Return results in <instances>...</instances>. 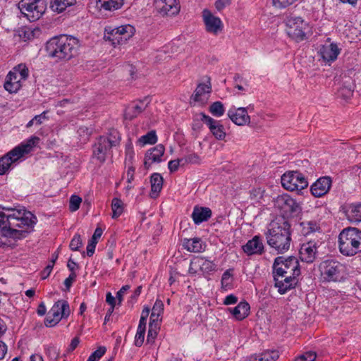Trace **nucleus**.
Masks as SVG:
<instances>
[{
	"instance_id": "nucleus-12",
	"label": "nucleus",
	"mask_w": 361,
	"mask_h": 361,
	"mask_svg": "<svg viewBox=\"0 0 361 361\" xmlns=\"http://www.w3.org/2000/svg\"><path fill=\"white\" fill-rule=\"evenodd\" d=\"M274 206L284 215H298L301 210L300 204L287 194L279 195L274 200Z\"/></svg>"
},
{
	"instance_id": "nucleus-14",
	"label": "nucleus",
	"mask_w": 361,
	"mask_h": 361,
	"mask_svg": "<svg viewBox=\"0 0 361 361\" xmlns=\"http://www.w3.org/2000/svg\"><path fill=\"white\" fill-rule=\"evenodd\" d=\"M157 11L162 16H173L180 12L178 0H154Z\"/></svg>"
},
{
	"instance_id": "nucleus-53",
	"label": "nucleus",
	"mask_w": 361,
	"mask_h": 361,
	"mask_svg": "<svg viewBox=\"0 0 361 361\" xmlns=\"http://www.w3.org/2000/svg\"><path fill=\"white\" fill-rule=\"evenodd\" d=\"M46 352H47V355H48V357L50 359L54 360H57L59 353V350L56 348V347L49 346L47 348Z\"/></svg>"
},
{
	"instance_id": "nucleus-51",
	"label": "nucleus",
	"mask_w": 361,
	"mask_h": 361,
	"mask_svg": "<svg viewBox=\"0 0 361 361\" xmlns=\"http://www.w3.org/2000/svg\"><path fill=\"white\" fill-rule=\"evenodd\" d=\"M157 328L153 326V324L149 323L148 334L147 338V343H153L154 341L155 338L157 337Z\"/></svg>"
},
{
	"instance_id": "nucleus-34",
	"label": "nucleus",
	"mask_w": 361,
	"mask_h": 361,
	"mask_svg": "<svg viewBox=\"0 0 361 361\" xmlns=\"http://www.w3.org/2000/svg\"><path fill=\"white\" fill-rule=\"evenodd\" d=\"M76 0H51L50 2V8L54 12L61 13L68 7L74 5Z\"/></svg>"
},
{
	"instance_id": "nucleus-6",
	"label": "nucleus",
	"mask_w": 361,
	"mask_h": 361,
	"mask_svg": "<svg viewBox=\"0 0 361 361\" xmlns=\"http://www.w3.org/2000/svg\"><path fill=\"white\" fill-rule=\"evenodd\" d=\"M135 30L130 24L118 27L106 26L104 29V39L111 42L114 47L125 44L135 34Z\"/></svg>"
},
{
	"instance_id": "nucleus-13",
	"label": "nucleus",
	"mask_w": 361,
	"mask_h": 361,
	"mask_svg": "<svg viewBox=\"0 0 361 361\" xmlns=\"http://www.w3.org/2000/svg\"><path fill=\"white\" fill-rule=\"evenodd\" d=\"M321 279L323 281H337L338 278V262L325 260L319 265Z\"/></svg>"
},
{
	"instance_id": "nucleus-22",
	"label": "nucleus",
	"mask_w": 361,
	"mask_h": 361,
	"mask_svg": "<svg viewBox=\"0 0 361 361\" xmlns=\"http://www.w3.org/2000/svg\"><path fill=\"white\" fill-rule=\"evenodd\" d=\"M331 185V180L325 176L319 178L311 185V192L316 197H320L328 192Z\"/></svg>"
},
{
	"instance_id": "nucleus-38",
	"label": "nucleus",
	"mask_w": 361,
	"mask_h": 361,
	"mask_svg": "<svg viewBox=\"0 0 361 361\" xmlns=\"http://www.w3.org/2000/svg\"><path fill=\"white\" fill-rule=\"evenodd\" d=\"M105 140L109 145L113 147L117 146L121 140L119 133L116 130H112L109 132L108 136H105Z\"/></svg>"
},
{
	"instance_id": "nucleus-36",
	"label": "nucleus",
	"mask_w": 361,
	"mask_h": 361,
	"mask_svg": "<svg viewBox=\"0 0 361 361\" xmlns=\"http://www.w3.org/2000/svg\"><path fill=\"white\" fill-rule=\"evenodd\" d=\"M183 247L191 252H200L203 249L201 240L197 238L185 240Z\"/></svg>"
},
{
	"instance_id": "nucleus-64",
	"label": "nucleus",
	"mask_w": 361,
	"mask_h": 361,
	"mask_svg": "<svg viewBox=\"0 0 361 361\" xmlns=\"http://www.w3.org/2000/svg\"><path fill=\"white\" fill-rule=\"evenodd\" d=\"M106 301L111 306V311H114V307L116 305L115 297H114L111 293H108L106 296Z\"/></svg>"
},
{
	"instance_id": "nucleus-41",
	"label": "nucleus",
	"mask_w": 361,
	"mask_h": 361,
	"mask_svg": "<svg viewBox=\"0 0 361 361\" xmlns=\"http://www.w3.org/2000/svg\"><path fill=\"white\" fill-rule=\"evenodd\" d=\"M279 357V353L277 350H265L259 355L261 361H276Z\"/></svg>"
},
{
	"instance_id": "nucleus-19",
	"label": "nucleus",
	"mask_w": 361,
	"mask_h": 361,
	"mask_svg": "<svg viewBox=\"0 0 361 361\" xmlns=\"http://www.w3.org/2000/svg\"><path fill=\"white\" fill-rule=\"evenodd\" d=\"M229 118L238 126H244L250 123V118L247 108L232 106L227 113Z\"/></svg>"
},
{
	"instance_id": "nucleus-44",
	"label": "nucleus",
	"mask_w": 361,
	"mask_h": 361,
	"mask_svg": "<svg viewBox=\"0 0 361 361\" xmlns=\"http://www.w3.org/2000/svg\"><path fill=\"white\" fill-rule=\"evenodd\" d=\"M82 202V199L78 195H72L70 198L69 209L71 212L77 211Z\"/></svg>"
},
{
	"instance_id": "nucleus-50",
	"label": "nucleus",
	"mask_w": 361,
	"mask_h": 361,
	"mask_svg": "<svg viewBox=\"0 0 361 361\" xmlns=\"http://www.w3.org/2000/svg\"><path fill=\"white\" fill-rule=\"evenodd\" d=\"M145 330L138 329L135 336V345L136 346H141L144 342Z\"/></svg>"
},
{
	"instance_id": "nucleus-8",
	"label": "nucleus",
	"mask_w": 361,
	"mask_h": 361,
	"mask_svg": "<svg viewBox=\"0 0 361 361\" xmlns=\"http://www.w3.org/2000/svg\"><path fill=\"white\" fill-rule=\"evenodd\" d=\"M18 8L30 21L39 19L47 9L45 0H21Z\"/></svg>"
},
{
	"instance_id": "nucleus-48",
	"label": "nucleus",
	"mask_w": 361,
	"mask_h": 361,
	"mask_svg": "<svg viewBox=\"0 0 361 361\" xmlns=\"http://www.w3.org/2000/svg\"><path fill=\"white\" fill-rule=\"evenodd\" d=\"M297 1L298 0H273V4L276 8H285L293 4Z\"/></svg>"
},
{
	"instance_id": "nucleus-5",
	"label": "nucleus",
	"mask_w": 361,
	"mask_h": 361,
	"mask_svg": "<svg viewBox=\"0 0 361 361\" xmlns=\"http://www.w3.org/2000/svg\"><path fill=\"white\" fill-rule=\"evenodd\" d=\"M340 252L346 256L361 252V231L348 227L340 232Z\"/></svg>"
},
{
	"instance_id": "nucleus-33",
	"label": "nucleus",
	"mask_w": 361,
	"mask_h": 361,
	"mask_svg": "<svg viewBox=\"0 0 361 361\" xmlns=\"http://www.w3.org/2000/svg\"><path fill=\"white\" fill-rule=\"evenodd\" d=\"M151 183V193L150 196L152 198H156L163 186V178L157 173H153L150 177Z\"/></svg>"
},
{
	"instance_id": "nucleus-25",
	"label": "nucleus",
	"mask_w": 361,
	"mask_h": 361,
	"mask_svg": "<svg viewBox=\"0 0 361 361\" xmlns=\"http://www.w3.org/2000/svg\"><path fill=\"white\" fill-rule=\"evenodd\" d=\"M164 147L162 145H158L149 149L145 156V167L148 169L152 163L161 161V157L164 155Z\"/></svg>"
},
{
	"instance_id": "nucleus-57",
	"label": "nucleus",
	"mask_w": 361,
	"mask_h": 361,
	"mask_svg": "<svg viewBox=\"0 0 361 361\" xmlns=\"http://www.w3.org/2000/svg\"><path fill=\"white\" fill-rule=\"evenodd\" d=\"M130 289V286L126 285L123 286L116 293V298L118 301V304L120 305L123 300V295Z\"/></svg>"
},
{
	"instance_id": "nucleus-60",
	"label": "nucleus",
	"mask_w": 361,
	"mask_h": 361,
	"mask_svg": "<svg viewBox=\"0 0 361 361\" xmlns=\"http://www.w3.org/2000/svg\"><path fill=\"white\" fill-rule=\"evenodd\" d=\"M75 278H76V274L75 272H72V273H71L67 279H66V280L64 281V285L68 290H69V288H71V286L73 282L75 281Z\"/></svg>"
},
{
	"instance_id": "nucleus-31",
	"label": "nucleus",
	"mask_w": 361,
	"mask_h": 361,
	"mask_svg": "<svg viewBox=\"0 0 361 361\" xmlns=\"http://www.w3.org/2000/svg\"><path fill=\"white\" fill-rule=\"evenodd\" d=\"M250 305L245 301H242L234 308H229V312L237 320H243L247 317L250 312Z\"/></svg>"
},
{
	"instance_id": "nucleus-39",
	"label": "nucleus",
	"mask_w": 361,
	"mask_h": 361,
	"mask_svg": "<svg viewBox=\"0 0 361 361\" xmlns=\"http://www.w3.org/2000/svg\"><path fill=\"white\" fill-rule=\"evenodd\" d=\"M209 111L213 116L220 117L224 115L225 109L221 102H215L210 105Z\"/></svg>"
},
{
	"instance_id": "nucleus-11",
	"label": "nucleus",
	"mask_w": 361,
	"mask_h": 361,
	"mask_svg": "<svg viewBox=\"0 0 361 361\" xmlns=\"http://www.w3.org/2000/svg\"><path fill=\"white\" fill-rule=\"evenodd\" d=\"M70 312L71 310L68 302L63 300H58L48 312L44 324L47 326H54L63 317H67Z\"/></svg>"
},
{
	"instance_id": "nucleus-47",
	"label": "nucleus",
	"mask_w": 361,
	"mask_h": 361,
	"mask_svg": "<svg viewBox=\"0 0 361 361\" xmlns=\"http://www.w3.org/2000/svg\"><path fill=\"white\" fill-rule=\"evenodd\" d=\"M82 245L81 236L75 234L70 243V248L73 251H77Z\"/></svg>"
},
{
	"instance_id": "nucleus-42",
	"label": "nucleus",
	"mask_w": 361,
	"mask_h": 361,
	"mask_svg": "<svg viewBox=\"0 0 361 361\" xmlns=\"http://www.w3.org/2000/svg\"><path fill=\"white\" fill-rule=\"evenodd\" d=\"M11 72L18 78H20L23 80H25L28 76V69L24 64H19L18 66L15 67Z\"/></svg>"
},
{
	"instance_id": "nucleus-18",
	"label": "nucleus",
	"mask_w": 361,
	"mask_h": 361,
	"mask_svg": "<svg viewBox=\"0 0 361 361\" xmlns=\"http://www.w3.org/2000/svg\"><path fill=\"white\" fill-rule=\"evenodd\" d=\"M202 19L205 25L206 30L214 35H217L223 30V23L221 20L215 16L208 9H204L202 11Z\"/></svg>"
},
{
	"instance_id": "nucleus-17",
	"label": "nucleus",
	"mask_w": 361,
	"mask_h": 361,
	"mask_svg": "<svg viewBox=\"0 0 361 361\" xmlns=\"http://www.w3.org/2000/svg\"><path fill=\"white\" fill-rule=\"evenodd\" d=\"M200 116H201L200 120L207 126L210 132L216 140H224L225 139L226 133L224 126L219 121H216L204 113H201Z\"/></svg>"
},
{
	"instance_id": "nucleus-55",
	"label": "nucleus",
	"mask_w": 361,
	"mask_h": 361,
	"mask_svg": "<svg viewBox=\"0 0 361 361\" xmlns=\"http://www.w3.org/2000/svg\"><path fill=\"white\" fill-rule=\"evenodd\" d=\"M134 158V151L131 144L126 146V161L130 163L132 162Z\"/></svg>"
},
{
	"instance_id": "nucleus-3",
	"label": "nucleus",
	"mask_w": 361,
	"mask_h": 361,
	"mask_svg": "<svg viewBox=\"0 0 361 361\" xmlns=\"http://www.w3.org/2000/svg\"><path fill=\"white\" fill-rule=\"evenodd\" d=\"M80 48L78 39L71 35L51 38L46 44L47 55L56 61H69L75 57Z\"/></svg>"
},
{
	"instance_id": "nucleus-15",
	"label": "nucleus",
	"mask_w": 361,
	"mask_h": 361,
	"mask_svg": "<svg viewBox=\"0 0 361 361\" xmlns=\"http://www.w3.org/2000/svg\"><path fill=\"white\" fill-rule=\"evenodd\" d=\"M338 49L336 43L330 42L328 38L324 44H321L317 47V56L319 60H322L325 63L334 61L338 56Z\"/></svg>"
},
{
	"instance_id": "nucleus-62",
	"label": "nucleus",
	"mask_w": 361,
	"mask_h": 361,
	"mask_svg": "<svg viewBox=\"0 0 361 361\" xmlns=\"http://www.w3.org/2000/svg\"><path fill=\"white\" fill-rule=\"evenodd\" d=\"M237 302H238V298L235 295L231 294V295H227L225 298L224 304L226 305H228L235 304Z\"/></svg>"
},
{
	"instance_id": "nucleus-7",
	"label": "nucleus",
	"mask_w": 361,
	"mask_h": 361,
	"mask_svg": "<svg viewBox=\"0 0 361 361\" xmlns=\"http://www.w3.org/2000/svg\"><path fill=\"white\" fill-rule=\"evenodd\" d=\"M286 25L287 35L295 42H300L307 39L310 26L302 18L289 16L286 19Z\"/></svg>"
},
{
	"instance_id": "nucleus-54",
	"label": "nucleus",
	"mask_w": 361,
	"mask_h": 361,
	"mask_svg": "<svg viewBox=\"0 0 361 361\" xmlns=\"http://www.w3.org/2000/svg\"><path fill=\"white\" fill-rule=\"evenodd\" d=\"M182 160H183V165L188 163L197 164L200 162V157L195 154H192L182 158Z\"/></svg>"
},
{
	"instance_id": "nucleus-21",
	"label": "nucleus",
	"mask_w": 361,
	"mask_h": 361,
	"mask_svg": "<svg viewBox=\"0 0 361 361\" xmlns=\"http://www.w3.org/2000/svg\"><path fill=\"white\" fill-rule=\"evenodd\" d=\"M211 92L212 85L210 78H207V82L205 83H200L197 85L192 98L195 102L204 104L208 100Z\"/></svg>"
},
{
	"instance_id": "nucleus-24",
	"label": "nucleus",
	"mask_w": 361,
	"mask_h": 361,
	"mask_svg": "<svg viewBox=\"0 0 361 361\" xmlns=\"http://www.w3.org/2000/svg\"><path fill=\"white\" fill-rule=\"evenodd\" d=\"M317 243L309 241L303 243L300 249V257L302 261L312 263L316 259Z\"/></svg>"
},
{
	"instance_id": "nucleus-59",
	"label": "nucleus",
	"mask_w": 361,
	"mask_h": 361,
	"mask_svg": "<svg viewBox=\"0 0 361 361\" xmlns=\"http://www.w3.org/2000/svg\"><path fill=\"white\" fill-rule=\"evenodd\" d=\"M230 4V0H217L215 2V7L219 11H220L223 10L226 6H228Z\"/></svg>"
},
{
	"instance_id": "nucleus-26",
	"label": "nucleus",
	"mask_w": 361,
	"mask_h": 361,
	"mask_svg": "<svg viewBox=\"0 0 361 361\" xmlns=\"http://www.w3.org/2000/svg\"><path fill=\"white\" fill-rule=\"evenodd\" d=\"M148 101L147 99L133 102L127 106L125 110V118L132 120L140 115L147 106Z\"/></svg>"
},
{
	"instance_id": "nucleus-52",
	"label": "nucleus",
	"mask_w": 361,
	"mask_h": 361,
	"mask_svg": "<svg viewBox=\"0 0 361 361\" xmlns=\"http://www.w3.org/2000/svg\"><path fill=\"white\" fill-rule=\"evenodd\" d=\"M183 160H182V159L171 160L168 164V168H169V171L171 173H173L178 170V166L180 165L183 166Z\"/></svg>"
},
{
	"instance_id": "nucleus-28",
	"label": "nucleus",
	"mask_w": 361,
	"mask_h": 361,
	"mask_svg": "<svg viewBox=\"0 0 361 361\" xmlns=\"http://www.w3.org/2000/svg\"><path fill=\"white\" fill-rule=\"evenodd\" d=\"M343 211L349 221L353 223L361 221V203L345 204L343 207Z\"/></svg>"
},
{
	"instance_id": "nucleus-30",
	"label": "nucleus",
	"mask_w": 361,
	"mask_h": 361,
	"mask_svg": "<svg viewBox=\"0 0 361 361\" xmlns=\"http://www.w3.org/2000/svg\"><path fill=\"white\" fill-rule=\"evenodd\" d=\"M22 81L23 80L20 78L10 71L6 76L4 88L11 93L16 92L20 88Z\"/></svg>"
},
{
	"instance_id": "nucleus-2",
	"label": "nucleus",
	"mask_w": 361,
	"mask_h": 361,
	"mask_svg": "<svg viewBox=\"0 0 361 361\" xmlns=\"http://www.w3.org/2000/svg\"><path fill=\"white\" fill-rule=\"evenodd\" d=\"M267 244L279 253L287 252L291 243L290 224L284 218L272 221L265 233Z\"/></svg>"
},
{
	"instance_id": "nucleus-27",
	"label": "nucleus",
	"mask_w": 361,
	"mask_h": 361,
	"mask_svg": "<svg viewBox=\"0 0 361 361\" xmlns=\"http://www.w3.org/2000/svg\"><path fill=\"white\" fill-rule=\"evenodd\" d=\"M243 250L247 255H261L264 251L262 239L258 235L254 236L243 246Z\"/></svg>"
},
{
	"instance_id": "nucleus-49",
	"label": "nucleus",
	"mask_w": 361,
	"mask_h": 361,
	"mask_svg": "<svg viewBox=\"0 0 361 361\" xmlns=\"http://www.w3.org/2000/svg\"><path fill=\"white\" fill-rule=\"evenodd\" d=\"M316 357L314 352L309 351L297 357L295 361H315Z\"/></svg>"
},
{
	"instance_id": "nucleus-10",
	"label": "nucleus",
	"mask_w": 361,
	"mask_h": 361,
	"mask_svg": "<svg viewBox=\"0 0 361 361\" xmlns=\"http://www.w3.org/2000/svg\"><path fill=\"white\" fill-rule=\"evenodd\" d=\"M281 180L282 186L290 191L302 190L308 185L305 176L298 171L285 173Z\"/></svg>"
},
{
	"instance_id": "nucleus-63",
	"label": "nucleus",
	"mask_w": 361,
	"mask_h": 361,
	"mask_svg": "<svg viewBox=\"0 0 361 361\" xmlns=\"http://www.w3.org/2000/svg\"><path fill=\"white\" fill-rule=\"evenodd\" d=\"M231 274L230 273V271L228 270L226 271L223 275H222V277H221V284L223 286H226L227 285H228L229 282H228V280L231 279Z\"/></svg>"
},
{
	"instance_id": "nucleus-58",
	"label": "nucleus",
	"mask_w": 361,
	"mask_h": 361,
	"mask_svg": "<svg viewBox=\"0 0 361 361\" xmlns=\"http://www.w3.org/2000/svg\"><path fill=\"white\" fill-rule=\"evenodd\" d=\"M97 244V242L93 241L92 240H89L88 245L87 246V255L89 257H91L94 253L96 245Z\"/></svg>"
},
{
	"instance_id": "nucleus-16",
	"label": "nucleus",
	"mask_w": 361,
	"mask_h": 361,
	"mask_svg": "<svg viewBox=\"0 0 361 361\" xmlns=\"http://www.w3.org/2000/svg\"><path fill=\"white\" fill-rule=\"evenodd\" d=\"M215 267L216 265L212 261L202 257H197L191 260L189 272L192 274H196L200 272L202 274H209L214 271Z\"/></svg>"
},
{
	"instance_id": "nucleus-37",
	"label": "nucleus",
	"mask_w": 361,
	"mask_h": 361,
	"mask_svg": "<svg viewBox=\"0 0 361 361\" xmlns=\"http://www.w3.org/2000/svg\"><path fill=\"white\" fill-rule=\"evenodd\" d=\"M111 207L113 219L118 218L123 212V202L118 198H114L112 200Z\"/></svg>"
},
{
	"instance_id": "nucleus-32",
	"label": "nucleus",
	"mask_w": 361,
	"mask_h": 361,
	"mask_svg": "<svg viewBox=\"0 0 361 361\" xmlns=\"http://www.w3.org/2000/svg\"><path fill=\"white\" fill-rule=\"evenodd\" d=\"M123 0H96V7L100 10L115 11L121 8Z\"/></svg>"
},
{
	"instance_id": "nucleus-61",
	"label": "nucleus",
	"mask_w": 361,
	"mask_h": 361,
	"mask_svg": "<svg viewBox=\"0 0 361 361\" xmlns=\"http://www.w3.org/2000/svg\"><path fill=\"white\" fill-rule=\"evenodd\" d=\"M135 168L133 166H129L126 171V178L128 183H131L134 179Z\"/></svg>"
},
{
	"instance_id": "nucleus-4",
	"label": "nucleus",
	"mask_w": 361,
	"mask_h": 361,
	"mask_svg": "<svg viewBox=\"0 0 361 361\" xmlns=\"http://www.w3.org/2000/svg\"><path fill=\"white\" fill-rule=\"evenodd\" d=\"M39 141V138L38 137H31L1 157L0 175L7 173L20 158L32 150Z\"/></svg>"
},
{
	"instance_id": "nucleus-40",
	"label": "nucleus",
	"mask_w": 361,
	"mask_h": 361,
	"mask_svg": "<svg viewBox=\"0 0 361 361\" xmlns=\"http://www.w3.org/2000/svg\"><path fill=\"white\" fill-rule=\"evenodd\" d=\"M157 141V137L154 130L148 132L146 135H142L139 139V142L142 143V145L150 144H155Z\"/></svg>"
},
{
	"instance_id": "nucleus-23",
	"label": "nucleus",
	"mask_w": 361,
	"mask_h": 361,
	"mask_svg": "<svg viewBox=\"0 0 361 361\" xmlns=\"http://www.w3.org/2000/svg\"><path fill=\"white\" fill-rule=\"evenodd\" d=\"M297 276H298L285 275L283 278H281L274 275L275 286L279 288V292L281 294H284L288 290L293 288L297 283Z\"/></svg>"
},
{
	"instance_id": "nucleus-9",
	"label": "nucleus",
	"mask_w": 361,
	"mask_h": 361,
	"mask_svg": "<svg viewBox=\"0 0 361 361\" xmlns=\"http://www.w3.org/2000/svg\"><path fill=\"white\" fill-rule=\"evenodd\" d=\"M274 275L283 278L285 275L299 276L300 270L299 262L297 258L290 257L284 259L283 257H278L275 259L274 265Z\"/></svg>"
},
{
	"instance_id": "nucleus-20",
	"label": "nucleus",
	"mask_w": 361,
	"mask_h": 361,
	"mask_svg": "<svg viewBox=\"0 0 361 361\" xmlns=\"http://www.w3.org/2000/svg\"><path fill=\"white\" fill-rule=\"evenodd\" d=\"M111 147L106 142L105 136H101L93 146V157L99 162L105 161Z\"/></svg>"
},
{
	"instance_id": "nucleus-45",
	"label": "nucleus",
	"mask_w": 361,
	"mask_h": 361,
	"mask_svg": "<svg viewBox=\"0 0 361 361\" xmlns=\"http://www.w3.org/2000/svg\"><path fill=\"white\" fill-rule=\"evenodd\" d=\"M347 88L342 90V96L344 99L350 97L353 92V81L351 78H346Z\"/></svg>"
},
{
	"instance_id": "nucleus-46",
	"label": "nucleus",
	"mask_w": 361,
	"mask_h": 361,
	"mask_svg": "<svg viewBox=\"0 0 361 361\" xmlns=\"http://www.w3.org/2000/svg\"><path fill=\"white\" fill-rule=\"evenodd\" d=\"M105 352V347H99L90 355L87 361H98L104 355Z\"/></svg>"
},
{
	"instance_id": "nucleus-43",
	"label": "nucleus",
	"mask_w": 361,
	"mask_h": 361,
	"mask_svg": "<svg viewBox=\"0 0 361 361\" xmlns=\"http://www.w3.org/2000/svg\"><path fill=\"white\" fill-rule=\"evenodd\" d=\"M164 311V304L161 300H157L155 303L152 307V316L156 317L157 319H159Z\"/></svg>"
},
{
	"instance_id": "nucleus-1",
	"label": "nucleus",
	"mask_w": 361,
	"mask_h": 361,
	"mask_svg": "<svg viewBox=\"0 0 361 361\" xmlns=\"http://www.w3.org/2000/svg\"><path fill=\"white\" fill-rule=\"evenodd\" d=\"M36 224V217L24 208L0 209V238L20 239Z\"/></svg>"
},
{
	"instance_id": "nucleus-35",
	"label": "nucleus",
	"mask_w": 361,
	"mask_h": 361,
	"mask_svg": "<svg viewBox=\"0 0 361 361\" xmlns=\"http://www.w3.org/2000/svg\"><path fill=\"white\" fill-rule=\"evenodd\" d=\"M300 231L303 235H307L320 229L318 224L315 221H302L299 225Z\"/></svg>"
},
{
	"instance_id": "nucleus-29",
	"label": "nucleus",
	"mask_w": 361,
	"mask_h": 361,
	"mask_svg": "<svg viewBox=\"0 0 361 361\" xmlns=\"http://www.w3.org/2000/svg\"><path fill=\"white\" fill-rule=\"evenodd\" d=\"M212 216V210L208 207L195 206L192 213V218L195 224L207 221Z\"/></svg>"
},
{
	"instance_id": "nucleus-56",
	"label": "nucleus",
	"mask_w": 361,
	"mask_h": 361,
	"mask_svg": "<svg viewBox=\"0 0 361 361\" xmlns=\"http://www.w3.org/2000/svg\"><path fill=\"white\" fill-rule=\"evenodd\" d=\"M55 259H52L51 263L50 264H48L44 268V269L42 271V279H45L49 276L52 271Z\"/></svg>"
}]
</instances>
